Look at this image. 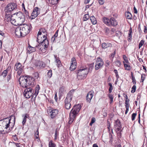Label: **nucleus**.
Instances as JSON below:
<instances>
[{
  "label": "nucleus",
  "mask_w": 147,
  "mask_h": 147,
  "mask_svg": "<svg viewBox=\"0 0 147 147\" xmlns=\"http://www.w3.org/2000/svg\"><path fill=\"white\" fill-rule=\"evenodd\" d=\"M33 76H21L18 79L20 86L23 88H28V86L33 87L36 84L35 80L39 78V74L38 72H35Z\"/></svg>",
  "instance_id": "1"
},
{
  "label": "nucleus",
  "mask_w": 147,
  "mask_h": 147,
  "mask_svg": "<svg viewBox=\"0 0 147 147\" xmlns=\"http://www.w3.org/2000/svg\"><path fill=\"white\" fill-rule=\"evenodd\" d=\"M18 27L15 30V34L18 37L24 36L28 34L32 28V25L31 24H24Z\"/></svg>",
  "instance_id": "2"
},
{
  "label": "nucleus",
  "mask_w": 147,
  "mask_h": 147,
  "mask_svg": "<svg viewBox=\"0 0 147 147\" xmlns=\"http://www.w3.org/2000/svg\"><path fill=\"white\" fill-rule=\"evenodd\" d=\"M47 35L46 34H42L39 37H37V41L39 43L38 45L36 46V47L42 51L45 52V50L48 47L49 42L47 39Z\"/></svg>",
  "instance_id": "3"
},
{
  "label": "nucleus",
  "mask_w": 147,
  "mask_h": 147,
  "mask_svg": "<svg viewBox=\"0 0 147 147\" xmlns=\"http://www.w3.org/2000/svg\"><path fill=\"white\" fill-rule=\"evenodd\" d=\"M75 72L77 74V78L78 80H84L87 77L88 73V69L87 68H81L76 70Z\"/></svg>",
  "instance_id": "4"
},
{
  "label": "nucleus",
  "mask_w": 147,
  "mask_h": 147,
  "mask_svg": "<svg viewBox=\"0 0 147 147\" xmlns=\"http://www.w3.org/2000/svg\"><path fill=\"white\" fill-rule=\"evenodd\" d=\"M81 108V105L79 104L74 106L69 113L70 120L69 121V123H71Z\"/></svg>",
  "instance_id": "5"
},
{
  "label": "nucleus",
  "mask_w": 147,
  "mask_h": 147,
  "mask_svg": "<svg viewBox=\"0 0 147 147\" xmlns=\"http://www.w3.org/2000/svg\"><path fill=\"white\" fill-rule=\"evenodd\" d=\"M25 20V18H23V17L21 18L16 20L15 18H13V15H11V17H10L9 15L7 16V21H10L12 24L16 26L22 25V24L24 22Z\"/></svg>",
  "instance_id": "6"
},
{
  "label": "nucleus",
  "mask_w": 147,
  "mask_h": 147,
  "mask_svg": "<svg viewBox=\"0 0 147 147\" xmlns=\"http://www.w3.org/2000/svg\"><path fill=\"white\" fill-rule=\"evenodd\" d=\"M75 90L73 89L70 90L67 94L65 100V107L67 109H69L71 107V105L70 102L72 100Z\"/></svg>",
  "instance_id": "7"
},
{
  "label": "nucleus",
  "mask_w": 147,
  "mask_h": 147,
  "mask_svg": "<svg viewBox=\"0 0 147 147\" xmlns=\"http://www.w3.org/2000/svg\"><path fill=\"white\" fill-rule=\"evenodd\" d=\"M17 6V4L13 3H9L6 6L5 8V11L6 13V16L7 17L8 15L10 16L11 15L9 13L16 9Z\"/></svg>",
  "instance_id": "8"
},
{
  "label": "nucleus",
  "mask_w": 147,
  "mask_h": 147,
  "mask_svg": "<svg viewBox=\"0 0 147 147\" xmlns=\"http://www.w3.org/2000/svg\"><path fill=\"white\" fill-rule=\"evenodd\" d=\"M30 86H28V88H27L26 89L24 92V96L27 98H29L30 97H32V94L34 92V90H33Z\"/></svg>",
  "instance_id": "9"
},
{
  "label": "nucleus",
  "mask_w": 147,
  "mask_h": 147,
  "mask_svg": "<svg viewBox=\"0 0 147 147\" xmlns=\"http://www.w3.org/2000/svg\"><path fill=\"white\" fill-rule=\"evenodd\" d=\"M104 64L102 59L100 57L97 58L95 65V69L96 70H98L101 68Z\"/></svg>",
  "instance_id": "10"
},
{
  "label": "nucleus",
  "mask_w": 147,
  "mask_h": 147,
  "mask_svg": "<svg viewBox=\"0 0 147 147\" xmlns=\"http://www.w3.org/2000/svg\"><path fill=\"white\" fill-rule=\"evenodd\" d=\"M40 9L38 7H34L32 13L31 18L32 19H34L40 14Z\"/></svg>",
  "instance_id": "11"
},
{
  "label": "nucleus",
  "mask_w": 147,
  "mask_h": 147,
  "mask_svg": "<svg viewBox=\"0 0 147 147\" xmlns=\"http://www.w3.org/2000/svg\"><path fill=\"white\" fill-rule=\"evenodd\" d=\"M22 64L19 62L16 63L14 67V69L16 71H18L17 74L18 76H20L22 73L23 71L22 68Z\"/></svg>",
  "instance_id": "12"
},
{
  "label": "nucleus",
  "mask_w": 147,
  "mask_h": 147,
  "mask_svg": "<svg viewBox=\"0 0 147 147\" xmlns=\"http://www.w3.org/2000/svg\"><path fill=\"white\" fill-rule=\"evenodd\" d=\"M48 114H49L50 117L52 119H54L58 114V111L57 109H49L47 111Z\"/></svg>",
  "instance_id": "13"
},
{
  "label": "nucleus",
  "mask_w": 147,
  "mask_h": 147,
  "mask_svg": "<svg viewBox=\"0 0 147 147\" xmlns=\"http://www.w3.org/2000/svg\"><path fill=\"white\" fill-rule=\"evenodd\" d=\"M11 15H13V18H14V17L16 20L19 18H21L23 17V18H25V16L24 15V14L20 11L15 13Z\"/></svg>",
  "instance_id": "14"
},
{
  "label": "nucleus",
  "mask_w": 147,
  "mask_h": 147,
  "mask_svg": "<svg viewBox=\"0 0 147 147\" xmlns=\"http://www.w3.org/2000/svg\"><path fill=\"white\" fill-rule=\"evenodd\" d=\"M71 65L69 69L71 71H73L76 68V61L75 58L73 57L71 60Z\"/></svg>",
  "instance_id": "15"
},
{
  "label": "nucleus",
  "mask_w": 147,
  "mask_h": 147,
  "mask_svg": "<svg viewBox=\"0 0 147 147\" xmlns=\"http://www.w3.org/2000/svg\"><path fill=\"white\" fill-rule=\"evenodd\" d=\"M117 24V22L114 18H111L109 20L108 26H115Z\"/></svg>",
  "instance_id": "16"
},
{
  "label": "nucleus",
  "mask_w": 147,
  "mask_h": 147,
  "mask_svg": "<svg viewBox=\"0 0 147 147\" xmlns=\"http://www.w3.org/2000/svg\"><path fill=\"white\" fill-rule=\"evenodd\" d=\"M93 92L92 91H90L87 94L86 96V100L87 102H88L89 103H90L91 100L92 99L93 96Z\"/></svg>",
  "instance_id": "17"
},
{
  "label": "nucleus",
  "mask_w": 147,
  "mask_h": 147,
  "mask_svg": "<svg viewBox=\"0 0 147 147\" xmlns=\"http://www.w3.org/2000/svg\"><path fill=\"white\" fill-rule=\"evenodd\" d=\"M5 129H7L8 128H10V121H12V118H10L9 119L7 118H6L5 119Z\"/></svg>",
  "instance_id": "18"
},
{
  "label": "nucleus",
  "mask_w": 147,
  "mask_h": 147,
  "mask_svg": "<svg viewBox=\"0 0 147 147\" xmlns=\"http://www.w3.org/2000/svg\"><path fill=\"white\" fill-rule=\"evenodd\" d=\"M112 46L111 43L108 42L102 43L101 45V47L103 49H105L108 47H111Z\"/></svg>",
  "instance_id": "19"
},
{
  "label": "nucleus",
  "mask_w": 147,
  "mask_h": 147,
  "mask_svg": "<svg viewBox=\"0 0 147 147\" xmlns=\"http://www.w3.org/2000/svg\"><path fill=\"white\" fill-rule=\"evenodd\" d=\"M114 126L116 129H121L122 128L121 127V123L118 119L115 121Z\"/></svg>",
  "instance_id": "20"
},
{
  "label": "nucleus",
  "mask_w": 147,
  "mask_h": 147,
  "mask_svg": "<svg viewBox=\"0 0 147 147\" xmlns=\"http://www.w3.org/2000/svg\"><path fill=\"white\" fill-rule=\"evenodd\" d=\"M36 47H33L31 46L30 45H29V46L27 47V50L28 52L29 53H30L35 51H36Z\"/></svg>",
  "instance_id": "21"
},
{
  "label": "nucleus",
  "mask_w": 147,
  "mask_h": 147,
  "mask_svg": "<svg viewBox=\"0 0 147 147\" xmlns=\"http://www.w3.org/2000/svg\"><path fill=\"white\" fill-rule=\"evenodd\" d=\"M11 118L12 119V122L11 121H10L9 128H11V129H12L15 123V118L14 116H13L12 115L11 116Z\"/></svg>",
  "instance_id": "22"
},
{
  "label": "nucleus",
  "mask_w": 147,
  "mask_h": 147,
  "mask_svg": "<svg viewBox=\"0 0 147 147\" xmlns=\"http://www.w3.org/2000/svg\"><path fill=\"white\" fill-rule=\"evenodd\" d=\"M9 67H8L6 70H4L2 72L1 76H2V77L4 78H5L7 75L8 71L9 70Z\"/></svg>",
  "instance_id": "23"
},
{
  "label": "nucleus",
  "mask_w": 147,
  "mask_h": 147,
  "mask_svg": "<svg viewBox=\"0 0 147 147\" xmlns=\"http://www.w3.org/2000/svg\"><path fill=\"white\" fill-rule=\"evenodd\" d=\"M90 19L91 22L93 24H95L97 23V21L95 18L94 16H92L90 17Z\"/></svg>",
  "instance_id": "24"
},
{
  "label": "nucleus",
  "mask_w": 147,
  "mask_h": 147,
  "mask_svg": "<svg viewBox=\"0 0 147 147\" xmlns=\"http://www.w3.org/2000/svg\"><path fill=\"white\" fill-rule=\"evenodd\" d=\"M125 16L127 19H130L132 18V15L130 12L127 11L125 12Z\"/></svg>",
  "instance_id": "25"
},
{
  "label": "nucleus",
  "mask_w": 147,
  "mask_h": 147,
  "mask_svg": "<svg viewBox=\"0 0 147 147\" xmlns=\"http://www.w3.org/2000/svg\"><path fill=\"white\" fill-rule=\"evenodd\" d=\"M103 31L104 32L106 35H108L110 32V30L109 28L107 27H105L103 29Z\"/></svg>",
  "instance_id": "26"
},
{
  "label": "nucleus",
  "mask_w": 147,
  "mask_h": 147,
  "mask_svg": "<svg viewBox=\"0 0 147 147\" xmlns=\"http://www.w3.org/2000/svg\"><path fill=\"white\" fill-rule=\"evenodd\" d=\"M22 116H24L23 120L22 122L23 125L26 122V118H28V117H29V115L27 114H25L24 115H23Z\"/></svg>",
  "instance_id": "27"
},
{
  "label": "nucleus",
  "mask_w": 147,
  "mask_h": 147,
  "mask_svg": "<svg viewBox=\"0 0 147 147\" xmlns=\"http://www.w3.org/2000/svg\"><path fill=\"white\" fill-rule=\"evenodd\" d=\"M5 121L3 120H0V129L5 128Z\"/></svg>",
  "instance_id": "28"
},
{
  "label": "nucleus",
  "mask_w": 147,
  "mask_h": 147,
  "mask_svg": "<svg viewBox=\"0 0 147 147\" xmlns=\"http://www.w3.org/2000/svg\"><path fill=\"white\" fill-rule=\"evenodd\" d=\"M109 20L108 18L106 17H104L103 19V22L107 25L108 26L109 22Z\"/></svg>",
  "instance_id": "29"
},
{
  "label": "nucleus",
  "mask_w": 147,
  "mask_h": 147,
  "mask_svg": "<svg viewBox=\"0 0 147 147\" xmlns=\"http://www.w3.org/2000/svg\"><path fill=\"white\" fill-rule=\"evenodd\" d=\"M38 63L39 64V66L41 68H44L45 67L46 64L44 62L42 61H39L38 62Z\"/></svg>",
  "instance_id": "30"
},
{
  "label": "nucleus",
  "mask_w": 147,
  "mask_h": 147,
  "mask_svg": "<svg viewBox=\"0 0 147 147\" xmlns=\"http://www.w3.org/2000/svg\"><path fill=\"white\" fill-rule=\"evenodd\" d=\"M94 63H92L91 64H89V69H88V71L89 72H91L92 69H93L94 68Z\"/></svg>",
  "instance_id": "31"
},
{
  "label": "nucleus",
  "mask_w": 147,
  "mask_h": 147,
  "mask_svg": "<svg viewBox=\"0 0 147 147\" xmlns=\"http://www.w3.org/2000/svg\"><path fill=\"white\" fill-rule=\"evenodd\" d=\"M65 91V87L63 86H62L59 89V92L60 94L62 95L63 94Z\"/></svg>",
  "instance_id": "32"
},
{
  "label": "nucleus",
  "mask_w": 147,
  "mask_h": 147,
  "mask_svg": "<svg viewBox=\"0 0 147 147\" xmlns=\"http://www.w3.org/2000/svg\"><path fill=\"white\" fill-rule=\"evenodd\" d=\"M123 62L126 70H129L130 69V66L128 64H126L124 61H123Z\"/></svg>",
  "instance_id": "33"
},
{
  "label": "nucleus",
  "mask_w": 147,
  "mask_h": 147,
  "mask_svg": "<svg viewBox=\"0 0 147 147\" xmlns=\"http://www.w3.org/2000/svg\"><path fill=\"white\" fill-rule=\"evenodd\" d=\"M108 96L109 97V98L110 99V101L109 102L110 104H111L113 102V95L112 94H108Z\"/></svg>",
  "instance_id": "34"
},
{
  "label": "nucleus",
  "mask_w": 147,
  "mask_h": 147,
  "mask_svg": "<svg viewBox=\"0 0 147 147\" xmlns=\"http://www.w3.org/2000/svg\"><path fill=\"white\" fill-rule=\"evenodd\" d=\"M89 16L88 14H85L84 16L83 21H86L88 20L89 18Z\"/></svg>",
  "instance_id": "35"
},
{
  "label": "nucleus",
  "mask_w": 147,
  "mask_h": 147,
  "mask_svg": "<svg viewBox=\"0 0 147 147\" xmlns=\"http://www.w3.org/2000/svg\"><path fill=\"white\" fill-rule=\"evenodd\" d=\"M40 31H41L42 34H46L47 35V30L44 28H40Z\"/></svg>",
  "instance_id": "36"
},
{
  "label": "nucleus",
  "mask_w": 147,
  "mask_h": 147,
  "mask_svg": "<svg viewBox=\"0 0 147 147\" xmlns=\"http://www.w3.org/2000/svg\"><path fill=\"white\" fill-rule=\"evenodd\" d=\"M48 77L49 78H50L52 76V71L51 69H50L49 70L47 73Z\"/></svg>",
  "instance_id": "37"
},
{
  "label": "nucleus",
  "mask_w": 147,
  "mask_h": 147,
  "mask_svg": "<svg viewBox=\"0 0 147 147\" xmlns=\"http://www.w3.org/2000/svg\"><path fill=\"white\" fill-rule=\"evenodd\" d=\"M108 85L110 86L109 89V93H110L112 92V90L113 89V87L112 84L111 83H109Z\"/></svg>",
  "instance_id": "38"
},
{
  "label": "nucleus",
  "mask_w": 147,
  "mask_h": 147,
  "mask_svg": "<svg viewBox=\"0 0 147 147\" xmlns=\"http://www.w3.org/2000/svg\"><path fill=\"white\" fill-rule=\"evenodd\" d=\"M46 1H48L49 3L53 4H57L58 3L59 0H46Z\"/></svg>",
  "instance_id": "39"
},
{
  "label": "nucleus",
  "mask_w": 147,
  "mask_h": 147,
  "mask_svg": "<svg viewBox=\"0 0 147 147\" xmlns=\"http://www.w3.org/2000/svg\"><path fill=\"white\" fill-rule=\"evenodd\" d=\"M132 32V29L131 28H130L129 30V38H128V40H130V39L131 38V33Z\"/></svg>",
  "instance_id": "40"
},
{
  "label": "nucleus",
  "mask_w": 147,
  "mask_h": 147,
  "mask_svg": "<svg viewBox=\"0 0 147 147\" xmlns=\"http://www.w3.org/2000/svg\"><path fill=\"white\" fill-rule=\"evenodd\" d=\"M11 72L8 73V75L7 77V82H8L9 80L11 79Z\"/></svg>",
  "instance_id": "41"
},
{
  "label": "nucleus",
  "mask_w": 147,
  "mask_h": 147,
  "mask_svg": "<svg viewBox=\"0 0 147 147\" xmlns=\"http://www.w3.org/2000/svg\"><path fill=\"white\" fill-rule=\"evenodd\" d=\"M114 63H115V65L117 67H119L121 64V62L119 60L115 61Z\"/></svg>",
  "instance_id": "42"
},
{
  "label": "nucleus",
  "mask_w": 147,
  "mask_h": 147,
  "mask_svg": "<svg viewBox=\"0 0 147 147\" xmlns=\"http://www.w3.org/2000/svg\"><path fill=\"white\" fill-rule=\"evenodd\" d=\"M146 75L144 74H141V80H140V82H143L145 80Z\"/></svg>",
  "instance_id": "43"
},
{
  "label": "nucleus",
  "mask_w": 147,
  "mask_h": 147,
  "mask_svg": "<svg viewBox=\"0 0 147 147\" xmlns=\"http://www.w3.org/2000/svg\"><path fill=\"white\" fill-rule=\"evenodd\" d=\"M144 43V41L143 40H142L140 42L138 45V49H139L143 45Z\"/></svg>",
  "instance_id": "44"
},
{
  "label": "nucleus",
  "mask_w": 147,
  "mask_h": 147,
  "mask_svg": "<svg viewBox=\"0 0 147 147\" xmlns=\"http://www.w3.org/2000/svg\"><path fill=\"white\" fill-rule=\"evenodd\" d=\"M137 115V113H133L131 115V119L132 121L134 120L135 117Z\"/></svg>",
  "instance_id": "45"
},
{
  "label": "nucleus",
  "mask_w": 147,
  "mask_h": 147,
  "mask_svg": "<svg viewBox=\"0 0 147 147\" xmlns=\"http://www.w3.org/2000/svg\"><path fill=\"white\" fill-rule=\"evenodd\" d=\"M132 90H131V92L132 93H134L136 89V86L135 85H134L131 88Z\"/></svg>",
  "instance_id": "46"
},
{
  "label": "nucleus",
  "mask_w": 147,
  "mask_h": 147,
  "mask_svg": "<svg viewBox=\"0 0 147 147\" xmlns=\"http://www.w3.org/2000/svg\"><path fill=\"white\" fill-rule=\"evenodd\" d=\"M114 72L115 73L116 77L117 80L119 78V76L118 74V73L117 70L116 69H115L114 70Z\"/></svg>",
  "instance_id": "47"
},
{
  "label": "nucleus",
  "mask_w": 147,
  "mask_h": 147,
  "mask_svg": "<svg viewBox=\"0 0 147 147\" xmlns=\"http://www.w3.org/2000/svg\"><path fill=\"white\" fill-rule=\"evenodd\" d=\"M131 76L132 77V82L134 84H135L136 83V80L135 79L133 75L132 72L131 73Z\"/></svg>",
  "instance_id": "48"
},
{
  "label": "nucleus",
  "mask_w": 147,
  "mask_h": 147,
  "mask_svg": "<svg viewBox=\"0 0 147 147\" xmlns=\"http://www.w3.org/2000/svg\"><path fill=\"white\" fill-rule=\"evenodd\" d=\"M126 96V99H125V104H129V99L127 98V95H125Z\"/></svg>",
  "instance_id": "49"
},
{
  "label": "nucleus",
  "mask_w": 147,
  "mask_h": 147,
  "mask_svg": "<svg viewBox=\"0 0 147 147\" xmlns=\"http://www.w3.org/2000/svg\"><path fill=\"white\" fill-rule=\"evenodd\" d=\"M58 32L59 30H57L55 34L53 36V37H55V38L56 37H57L58 36Z\"/></svg>",
  "instance_id": "50"
},
{
  "label": "nucleus",
  "mask_w": 147,
  "mask_h": 147,
  "mask_svg": "<svg viewBox=\"0 0 147 147\" xmlns=\"http://www.w3.org/2000/svg\"><path fill=\"white\" fill-rule=\"evenodd\" d=\"M42 34L41 31H40V29L39 30V31H38V34H37V37L39 38L40 36H41L42 35Z\"/></svg>",
  "instance_id": "51"
},
{
  "label": "nucleus",
  "mask_w": 147,
  "mask_h": 147,
  "mask_svg": "<svg viewBox=\"0 0 147 147\" xmlns=\"http://www.w3.org/2000/svg\"><path fill=\"white\" fill-rule=\"evenodd\" d=\"M123 58L124 60L125 61V62L127 63H128V61L127 60V58L126 56L125 55H123Z\"/></svg>",
  "instance_id": "52"
},
{
  "label": "nucleus",
  "mask_w": 147,
  "mask_h": 147,
  "mask_svg": "<svg viewBox=\"0 0 147 147\" xmlns=\"http://www.w3.org/2000/svg\"><path fill=\"white\" fill-rule=\"evenodd\" d=\"M40 89V86L38 84L36 85V86L35 88V91H38V92H39V90Z\"/></svg>",
  "instance_id": "53"
},
{
  "label": "nucleus",
  "mask_w": 147,
  "mask_h": 147,
  "mask_svg": "<svg viewBox=\"0 0 147 147\" xmlns=\"http://www.w3.org/2000/svg\"><path fill=\"white\" fill-rule=\"evenodd\" d=\"M98 2L99 4L102 5L104 4V1L103 0H98Z\"/></svg>",
  "instance_id": "54"
},
{
  "label": "nucleus",
  "mask_w": 147,
  "mask_h": 147,
  "mask_svg": "<svg viewBox=\"0 0 147 147\" xmlns=\"http://www.w3.org/2000/svg\"><path fill=\"white\" fill-rule=\"evenodd\" d=\"M25 14L26 15V16L27 18L29 17V13L28 11H25Z\"/></svg>",
  "instance_id": "55"
},
{
  "label": "nucleus",
  "mask_w": 147,
  "mask_h": 147,
  "mask_svg": "<svg viewBox=\"0 0 147 147\" xmlns=\"http://www.w3.org/2000/svg\"><path fill=\"white\" fill-rule=\"evenodd\" d=\"M115 51H114L113 53H112L111 55V57L112 58H113L114 56H115Z\"/></svg>",
  "instance_id": "56"
},
{
  "label": "nucleus",
  "mask_w": 147,
  "mask_h": 147,
  "mask_svg": "<svg viewBox=\"0 0 147 147\" xmlns=\"http://www.w3.org/2000/svg\"><path fill=\"white\" fill-rule=\"evenodd\" d=\"M125 108H126V109H127V110H129V104H125Z\"/></svg>",
  "instance_id": "57"
},
{
  "label": "nucleus",
  "mask_w": 147,
  "mask_h": 147,
  "mask_svg": "<svg viewBox=\"0 0 147 147\" xmlns=\"http://www.w3.org/2000/svg\"><path fill=\"white\" fill-rule=\"evenodd\" d=\"M56 62L57 63L58 65H60V64L61 63V61H60V60L59 59H56Z\"/></svg>",
  "instance_id": "58"
},
{
  "label": "nucleus",
  "mask_w": 147,
  "mask_h": 147,
  "mask_svg": "<svg viewBox=\"0 0 147 147\" xmlns=\"http://www.w3.org/2000/svg\"><path fill=\"white\" fill-rule=\"evenodd\" d=\"M121 32H120V31H117L116 32V36H119V35H121Z\"/></svg>",
  "instance_id": "59"
},
{
  "label": "nucleus",
  "mask_w": 147,
  "mask_h": 147,
  "mask_svg": "<svg viewBox=\"0 0 147 147\" xmlns=\"http://www.w3.org/2000/svg\"><path fill=\"white\" fill-rule=\"evenodd\" d=\"M95 120H95V118L94 117H93V118H92L91 119V122L92 123H93L95 122Z\"/></svg>",
  "instance_id": "60"
},
{
  "label": "nucleus",
  "mask_w": 147,
  "mask_h": 147,
  "mask_svg": "<svg viewBox=\"0 0 147 147\" xmlns=\"http://www.w3.org/2000/svg\"><path fill=\"white\" fill-rule=\"evenodd\" d=\"M133 10L134 12V13H137L138 11L137 9H136L135 7H134Z\"/></svg>",
  "instance_id": "61"
},
{
  "label": "nucleus",
  "mask_w": 147,
  "mask_h": 147,
  "mask_svg": "<svg viewBox=\"0 0 147 147\" xmlns=\"http://www.w3.org/2000/svg\"><path fill=\"white\" fill-rule=\"evenodd\" d=\"M0 35H1L3 37L5 36V34L4 33H3L2 31L0 30Z\"/></svg>",
  "instance_id": "62"
},
{
  "label": "nucleus",
  "mask_w": 147,
  "mask_h": 147,
  "mask_svg": "<svg viewBox=\"0 0 147 147\" xmlns=\"http://www.w3.org/2000/svg\"><path fill=\"white\" fill-rule=\"evenodd\" d=\"M55 40V38L52 36L51 39V41H52L53 42H54Z\"/></svg>",
  "instance_id": "63"
},
{
  "label": "nucleus",
  "mask_w": 147,
  "mask_h": 147,
  "mask_svg": "<svg viewBox=\"0 0 147 147\" xmlns=\"http://www.w3.org/2000/svg\"><path fill=\"white\" fill-rule=\"evenodd\" d=\"M90 0H85L84 1V3L85 4L88 3L90 1Z\"/></svg>",
  "instance_id": "64"
}]
</instances>
